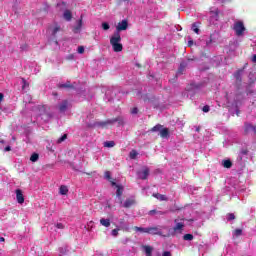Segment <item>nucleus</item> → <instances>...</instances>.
<instances>
[{
    "instance_id": "obj_50",
    "label": "nucleus",
    "mask_w": 256,
    "mask_h": 256,
    "mask_svg": "<svg viewBox=\"0 0 256 256\" xmlns=\"http://www.w3.org/2000/svg\"><path fill=\"white\" fill-rule=\"evenodd\" d=\"M3 101V93H0V103Z\"/></svg>"
},
{
    "instance_id": "obj_5",
    "label": "nucleus",
    "mask_w": 256,
    "mask_h": 256,
    "mask_svg": "<svg viewBox=\"0 0 256 256\" xmlns=\"http://www.w3.org/2000/svg\"><path fill=\"white\" fill-rule=\"evenodd\" d=\"M149 177V168L143 167L140 171H138L139 179H147Z\"/></svg>"
},
{
    "instance_id": "obj_35",
    "label": "nucleus",
    "mask_w": 256,
    "mask_h": 256,
    "mask_svg": "<svg viewBox=\"0 0 256 256\" xmlns=\"http://www.w3.org/2000/svg\"><path fill=\"white\" fill-rule=\"evenodd\" d=\"M104 177H105V179H108V180L111 179V172L106 171L104 174Z\"/></svg>"
},
{
    "instance_id": "obj_47",
    "label": "nucleus",
    "mask_w": 256,
    "mask_h": 256,
    "mask_svg": "<svg viewBox=\"0 0 256 256\" xmlns=\"http://www.w3.org/2000/svg\"><path fill=\"white\" fill-rule=\"evenodd\" d=\"M0 243H5V238L4 237H0Z\"/></svg>"
},
{
    "instance_id": "obj_18",
    "label": "nucleus",
    "mask_w": 256,
    "mask_h": 256,
    "mask_svg": "<svg viewBox=\"0 0 256 256\" xmlns=\"http://www.w3.org/2000/svg\"><path fill=\"white\" fill-rule=\"evenodd\" d=\"M245 131L246 133H249V131H253L254 133H256V126H253L251 124H246Z\"/></svg>"
},
{
    "instance_id": "obj_24",
    "label": "nucleus",
    "mask_w": 256,
    "mask_h": 256,
    "mask_svg": "<svg viewBox=\"0 0 256 256\" xmlns=\"http://www.w3.org/2000/svg\"><path fill=\"white\" fill-rule=\"evenodd\" d=\"M233 164L230 162V160H225L224 162H223V167H225L226 169H231V166H232Z\"/></svg>"
},
{
    "instance_id": "obj_8",
    "label": "nucleus",
    "mask_w": 256,
    "mask_h": 256,
    "mask_svg": "<svg viewBox=\"0 0 256 256\" xmlns=\"http://www.w3.org/2000/svg\"><path fill=\"white\" fill-rule=\"evenodd\" d=\"M112 187H116V196L118 197V199H121V195H123V187L120 185H117L115 182H111Z\"/></svg>"
},
{
    "instance_id": "obj_38",
    "label": "nucleus",
    "mask_w": 256,
    "mask_h": 256,
    "mask_svg": "<svg viewBox=\"0 0 256 256\" xmlns=\"http://www.w3.org/2000/svg\"><path fill=\"white\" fill-rule=\"evenodd\" d=\"M93 225H94V222H93V221L88 222V224H87V229H88V230H89V229H93Z\"/></svg>"
},
{
    "instance_id": "obj_48",
    "label": "nucleus",
    "mask_w": 256,
    "mask_h": 256,
    "mask_svg": "<svg viewBox=\"0 0 256 256\" xmlns=\"http://www.w3.org/2000/svg\"><path fill=\"white\" fill-rule=\"evenodd\" d=\"M188 45H189V47H191V45H193V40H189Z\"/></svg>"
},
{
    "instance_id": "obj_44",
    "label": "nucleus",
    "mask_w": 256,
    "mask_h": 256,
    "mask_svg": "<svg viewBox=\"0 0 256 256\" xmlns=\"http://www.w3.org/2000/svg\"><path fill=\"white\" fill-rule=\"evenodd\" d=\"M60 253H67V248H60Z\"/></svg>"
},
{
    "instance_id": "obj_10",
    "label": "nucleus",
    "mask_w": 256,
    "mask_h": 256,
    "mask_svg": "<svg viewBox=\"0 0 256 256\" xmlns=\"http://www.w3.org/2000/svg\"><path fill=\"white\" fill-rule=\"evenodd\" d=\"M149 235H161V229L159 227H148Z\"/></svg>"
},
{
    "instance_id": "obj_27",
    "label": "nucleus",
    "mask_w": 256,
    "mask_h": 256,
    "mask_svg": "<svg viewBox=\"0 0 256 256\" xmlns=\"http://www.w3.org/2000/svg\"><path fill=\"white\" fill-rule=\"evenodd\" d=\"M243 234V230H241V229H236L235 231H234V237H241V235Z\"/></svg>"
},
{
    "instance_id": "obj_15",
    "label": "nucleus",
    "mask_w": 256,
    "mask_h": 256,
    "mask_svg": "<svg viewBox=\"0 0 256 256\" xmlns=\"http://www.w3.org/2000/svg\"><path fill=\"white\" fill-rule=\"evenodd\" d=\"M100 224L103 227H111V220L102 218V219H100Z\"/></svg>"
},
{
    "instance_id": "obj_9",
    "label": "nucleus",
    "mask_w": 256,
    "mask_h": 256,
    "mask_svg": "<svg viewBox=\"0 0 256 256\" xmlns=\"http://www.w3.org/2000/svg\"><path fill=\"white\" fill-rule=\"evenodd\" d=\"M83 27V17H81L80 20L76 22V25L74 26V33H81V29Z\"/></svg>"
},
{
    "instance_id": "obj_1",
    "label": "nucleus",
    "mask_w": 256,
    "mask_h": 256,
    "mask_svg": "<svg viewBox=\"0 0 256 256\" xmlns=\"http://www.w3.org/2000/svg\"><path fill=\"white\" fill-rule=\"evenodd\" d=\"M110 45H112L113 51H115V53H120V51H123V44H121V34L119 32H115L111 36Z\"/></svg>"
},
{
    "instance_id": "obj_16",
    "label": "nucleus",
    "mask_w": 256,
    "mask_h": 256,
    "mask_svg": "<svg viewBox=\"0 0 256 256\" xmlns=\"http://www.w3.org/2000/svg\"><path fill=\"white\" fill-rule=\"evenodd\" d=\"M191 29L194 31V33H196V35L201 33V30L199 29V23H193Z\"/></svg>"
},
{
    "instance_id": "obj_34",
    "label": "nucleus",
    "mask_w": 256,
    "mask_h": 256,
    "mask_svg": "<svg viewBox=\"0 0 256 256\" xmlns=\"http://www.w3.org/2000/svg\"><path fill=\"white\" fill-rule=\"evenodd\" d=\"M77 51L82 55V53H85V48L83 46H79Z\"/></svg>"
},
{
    "instance_id": "obj_30",
    "label": "nucleus",
    "mask_w": 256,
    "mask_h": 256,
    "mask_svg": "<svg viewBox=\"0 0 256 256\" xmlns=\"http://www.w3.org/2000/svg\"><path fill=\"white\" fill-rule=\"evenodd\" d=\"M155 214H157V215H163V212H161V211L156 212V210H151V211L149 212V215H155Z\"/></svg>"
},
{
    "instance_id": "obj_12",
    "label": "nucleus",
    "mask_w": 256,
    "mask_h": 256,
    "mask_svg": "<svg viewBox=\"0 0 256 256\" xmlns=\"http://www.w3.org/2000/svg\"><path fill=\"white\" fill-rule=\"evenodd\" d=\"M67 107H69V103L67 101H63L60 105H59V111L60 113H65L67 111Z\"/></svg>"
},
{
    "instance_id": "obj_39",
    "label": "nucleus",
    "mask_w": 256,
    "mask_h": 256,
    "mask_svg": "<svg viewBox=\"0 0 256 256\" xmlns=\"http://www.w3.org/2000/svg\"><path fill=\"white\" fill-rule=\"evenodd\" d=\"M39 111V115H43V113H45V106H40Z\"/></svg>"
},
{
    "instance_id": "obj_19",
    "label": "nucleus",
    "mask_w": 256,
    "mask_h": 256,
    "mask_svg": "<svg viewBox=\"0 0 256 256\" xmlns=\"http://www.w3.org/2000/svg\"><path fill=\"white\" fill-rule=\"evenodd\" d=\"M143 249L147 256H151L153 253V247L151 246H143Z\"/></svg>"
},
{
    "instance_id": "obj_46",
    "label": "nucleus",
    "mask_w": 256,
    "mask_h": 256,
    "mask_svg": "<svg viewBox=\"0 0 256 256\" xmlns=\"http://www.w3.org/2000/svg\"><path fill=\"white\" fill-rule=\"evenodd\" d=\"M163 256H171V252L166 251V252L163 253Z\"/></svg>"
},
{
    "instance_id": "obj_3",
    "label": "nucleus",
    "mask_w": 256,
    "mask_h": 256,
    "mask_svg": "<svg viewBox=\"0 0 256 256\" xmlns=\"http://www.w3.org/2000/svg\"><path fill=\"white\" fill-rule=\"evenodd\" d=\"M175 226L173 228L174 233H183V227H185V222L183 220H175Z\"/></svg>"
},
{
    "instance_id": "obj_45",
    "label": "nucleus",
    "mask_w": 256,
    "mask_h": 256,
    "mask_svg": "<svg viewBox=\"0 0 256 256\" xmlns=\"http://www.w3.org/2000/svg\"><path fill=\"white\" fill-rule=\"evenodd\" d=\"M57 31H59V27H55L54 29H53V35H55V33H57Z\"/></svg>"
},
{
    "instance_id": "obj_36",
    "label": "nucleus",
    "mask_w": 256,
    "mask_h": 256,
    "mask_svg": "<svg viewBox=\"0 0 256 256\" xmlns=\"http://www.w3.org/2000/svg\"><path fill=\"white\" fill-rule=\"evenodd\" d=\"M56 229H65V225H63V223H57Z\"/></svg>"
},
{
    "instance_id": "obj_42",
    "label": "nucleus",
    "mask_w": 256,
    "mask_h": 256,
    "mask_svg": "<svg viewBox=\"0 0 256 256\" xmlns=\"http://www.w3.org/2000/svg\"><path fill=\"white\" fill-rule=\"evenodd\" d=\"M108 123H113L112 121H108V122H100L99 125H101L102 127H105L106 124Z\"/></svg>"
},
{
    "instance_id": "obj_23",
    "label": "nucleus",
    "mask_w": 256,
    "mask_h": 256,
    "mask_svg": "<svg viewBox=\"0 0 256 256\" xmlns=\"http://www.w3.org/2000/svg\"><path fill=\"white\" fill-rule=\"evenodd\" d=\"M104 147H108V148L115 147V142L114 141H106V142H104Z\"/></svg>"
},
{
    "instance_id": "obj_2",
    "label": "nucleus",
    "mask_w": 256,
    "mask_h": 256,
    "mask_svg": "<svg viewBox=\"0 0 256 256\" xmlns=\"http://www.w3.org/2000/svg\"><path fill=\"white\" fill-rule=\"evenodd\" d=\"M233 30L235 31L237 37H242L243 33H245V24H243V21H235L233 25Z\"/></svg>"
},
{
    "instance_id": "obj_4",
    "label": "nucleus",
    "mask_w": 256,
    "mask_h": 256,
    "mask_svg": "<svg viewBox=\"0 0 256 256\" xmlns=\"http://www.w3.org/2000/svg\"><path fill=\"white\" fill-rule=\"evenodd\" d=\"M219 19V9L213 8L210 10V21L212 23H215V21H218Z\"/></svg>"
},
{
    "instance_id": "obj_51",
    "label": "nucleus",
    "mask_w": 256,
    "mask_h": 256,
    "mask_svg": "<svg viewBox=\"0 0 256 256\" xmlns=\"http://www.w3.org/2000/svg\"><path fill=\"white\" fill-rule=\"evenodd\" d=\"M5 151H11V147H10V146H7V147L5 148Z\"/></svg>"
},
{
    "instance_id": "obj_49",
    "label": "nucleus",
    "mask_w": 256,
    "mask_h": 256,
    "mask_svg": "<svg viewBox=\"0 0 256 256\" xmlns=\"http://www.w3.org/2000/svg\"><path fill=\"white\" fill-rule=\"evenodd\" d=\"M252 62H253V63H256V55H254V56L252 57Z\"/></svg>"
},
{
    "instance_id": "obj_40",
    "label": "nucleus",
    "mask_w": 256,
    "mask_h": 256,
    "mask_svg": "<svg viewBox=\"0 0 256 256\" xmlns=\"http://www.w3.org/2000/svg\"><path fill=\"white\" fill-rule=\"evenodd\" d=\"M202 111H204V113H209V106H204Z\"/></svg>"
},
{
    "instance_id": "obj_32",
    "label": "nucleus",
    "mask_w": 256,
    "mask_h": 256,
    "mask_svg": "<svg viewBox=\"0 0 256 256\" xmlns=\"http://www.w3.org/2000/svg\"><path fill=\"white\" fill-rule=\"evenodd\" d=\"M233 219H235V214L231 213L227 215V220L228 221H233Z\"/></svg>"
},
{
    "instance_id": "obj_17",
    "label": "nucleus",
    "mask_w": 256,
    "mask_h": 256,
    "mask_svg": "<svg viewBox=\"0 0 256 256\" xmlns=\"http://www.w3.org/2000/svg\"><path fill=\"white\" fill-rule=\"evenodd\" d=\"M59 193L60 195H67V193H69V188L65 185L60 186Z\"/></svg>"
},
{
    "instance_id": "obj_52",
    "label": "nucleus",
    "mask_w": 256,
    "mask_h": 256,
    "mask_svg": "<svg viewBox=\"0 0 256 256\" xmlns=\"http://www.w3.org/2000/svg\"><path fill=\"white\" fill-rule=\"evenodd\" d=\"M218 1H220L221 3H225V1H227V0H218Z\"/></svg>"
},
{
    "instance_id": "obj_13",
    "label": "nucleus",
    "mask_w": 256,
    "mask_h": 256,
    "mask_svg": "<svg viewBox=\"0 0 256 256\" xmlns=\"http://www.w3.org/2000/svg\"><path fill=\"white\" fill-rule=\"evenodd\" d=\"M63 17L66 21H71L73 19V14L69 10H65L63 13Z\"/></svg>"
},
{
    "instance_id": "obj_14",
    "label": "nucleus",
    "mask_w": 256,
    "mask_h": 256,
    "mask_svg": "<svg viewBox=\"0 0 256 256\" xmlns=\"http://www.w3.org/2000/svg\"><path fill=\"white\" fill-rule=\"evenodd\" d=\"M160 136L163 138V139H167V137H169V129L167 128H162L160 130Z\"/></svg>"
},
{
    "instance_id": "obj_20",
    "label": "nucleus",
    "mask_w": 256,
    "mask_h": 256,
    "mask_svg": "<svg viewBox=\"0 0 256 256\" xmlns=\"http://www.w3.org/2000/svg\"><path fill=\"white\" fill-rule=\"evenodd\" d=\"M153 197H155L159 201H167V197L165 195H162V194H159V193L153 194Z\"/></svg>"
},
{
    "instance_id": "obj_6",
    "label": "nucleus",
    "mask_w": 256,
    "mask_h": 256,
    "mask_svg": "<svg viewBox=\"0 0 256 256\" xmlns=\"http://www.w3.org/2000/svg\"><path fill=\"white\" fill-rule=\"evenodd\" d=\"M129 24L127 23V20H123L122 22H119L118 25L116 26V33H119V31H126L127 27Z\"/></svg>"
},
{
    "instance_id": "obj_31",
    "label": "nucleus",
    "mask_w": 256,
    "mask_h": 256,
    "mask_svg": "<svg viewBox=\"0 0 256 256\" xmlns=\"http://www.w3.org/2000/svg\"><path fill=\"white\" fill-rule=\"evenodd\" d=\"M111 235L113 237H117V235H119V229H113L112 232H111Z\"/></svg>"
},
{
    "instance_id": "obj_43",
    "label": "nucleus",
    "mask_w": 256,
    "mask_h": 256,
    "mask_svg": "<svg viewBox=\"0 0 256 256\" xmlns=\"http://www.w3.org/2000/svg\"><path fill=\"white\" fill-rule=\"evenodd\" d=\"M22 83H23L22 89H25V87L27 86V81H25V79H22Z\"/></svg>"
},
{
    "instance_id": "obj_26",
    "label": "nucleus",
    "mask_w": 256,
    "mask_h": 256,
    "mask_svg": "<svg viewBox=\"0 0 256 256\" xmlns=\"http://www.w3.org/2000/svg\"><path fill=\"white\" fill-rule=\"evenodd\" d=\"M163 129V126L161 124H158L156 126H154L151 131L155 132V131H160Z\"/></svg>"
},
{
    "instance_id": "obj_41",
    "label": "nucleus",
    "mask_w": 256,
    "mask_h": 256,
    "mask_svg": "<svg viewBox=\"0 0 256 256\" xmlns=\"http://www.w3.org/2000/svg\"><path fill=\"white\" fill-rule=\"evenodd\" d=\"M138 111L139 110L137 108H133L131 113H132V115H137Z\"/></svg>"
},
{
    "instance_id": "obj_33",
    "label": "nucleus",
    "mask_w": 256,
    "mask_h": 256,
    "mask_svg": "<svg viewBox=\"0 0 256 256\" xmlns=\"http://www.w3.org/2000/svg\"><path fill=\"white\" fill-rule=\"evenodd\" d=\"M65 139H67V134H64L62 137H60L58 139V143H63V141H65Z\"/></svg>"
},
{
    "instance_id": "obj_28",
    "label": "nucleus",
    "mask_w": 256,
    "mask_h": 256,
    "mask_svg": "<svg viewBox=\"0 0 256 256\" xmlns=\"http://www.w3.org/2000/svg\"><path fill=\"white\" fill-rule=\"evenodd\" d=\"M138 155H139V153H137V151L132 150L130 152V159H136Z\"/></svg>"
},
{
    "instance_id": "obj_25",
    "label": "nucleus",
    "mask_w": 256,
    "mask_h": 256,
    "mask_svg": "<svg viewBox=\"0 0 256 256\" xmlns=\"http://www.w3.org/2000/svg\"><path fill=\"white\" fill-rule=\"evenodd\" d=\"M183 239L184 241H193V234H185Z\"/></svg>"
},
{
    "instance_id": "obj_37",
    "label": "nucleus",
    "mask_w": 256,
    "mask_h": 256,
    "mask_svg": "<svg viewBox=\"0 0 256 256\" xmlns=\"http://www.w3.org/2000/svg\"><path fill=\"white\" fill-rule=\"evenodd\" d=\"M59 87H64V88H69L71 87V84L69 82H67L66 84H60Z\"/></svg>"
},
{
    "instance_id": "obj_21",
    "label": "nucleus",
    "mask_w": 256,
    "mask_h": 256,
    "mask_svg": "<svg viewBox=\"0 0 256 256\" xmlns=\"http://www.w3.org/2000/svg\"><path fill=\"white\" fill-rule=\"evenodd\" d=\"M135 231H138L139 233H148V227L147 228H143V227H134Z\"/></svg>"
},
{
    "instance_id": "obj_11",
    "label": "nucleus",
    "mask_w": 256,
    "mask_h": 256,
    "mask_svg": "<svg viewBox=\"0 0 256 256\" xmlns=\"http://www.w3.org/2000/svg\"><path fill=\"white\" fill-rule=\"evenodd\" d=\"M134 203H135V198H128L122 204V207H125L126 209H129V207H133Z\"/></svg>"
},
{
    "instance_id": "obj_22",
    "label": "nucleus",
    "mask_w": 256,
    "mask_h": 256,
    "mask_svg": "<svg viewBox=\"0 0 256 256\" xmlns=\"http://www.w3.org/2000/svg\"><path fill=\"white\" fill-rule=\"evenodd\" d=\"M30 161H32V163L39 161V154L37 153L32 154L30 157Z\"/></svg>"
},
{
    "instance_id": "obj_7",
    "label": "nucleus",
    "mask_w": 256,
    "mask_h": 256,
    "mask_svg": "<svg viewBox=\"0 0 256 256\" xmlns=\"http://www.w3.org/2000/svg\"><path fill=\"white\" fill-rule=\"evenodd\" d=\"M16 199L20 205H23V203H25V197L23 196V191H21V189L16 190Z\"/></svg>"
},
{
    "instance_id": "obj_29",
    "label": "nucleus",
    "mask_w": 256,
    "mask_h": 256,
    "mask_svg": "<svg viewBox=\"0 0 256 256\" xmlns=\"http://www.w3.org/2000/svg\"><path fill=\"white\" fill-rule=\"evenodd\" d=\"M109 28H110L109 23H107V22L102 23V29L104 31H109Z\"/></svg>"
}]
</instances>
